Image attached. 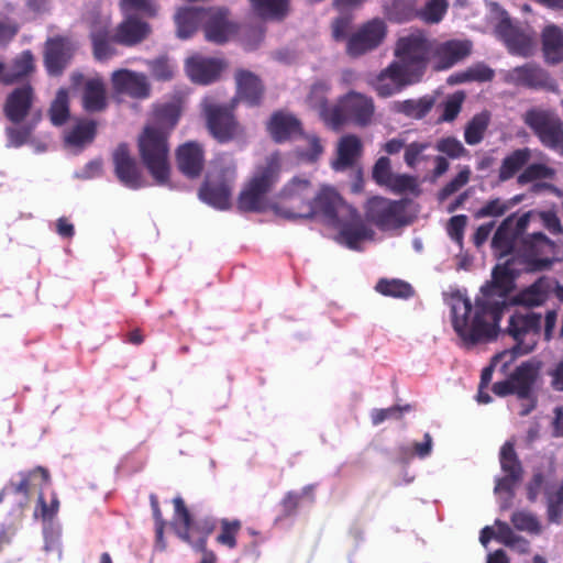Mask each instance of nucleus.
<instances>
[{
  "instance_id": "obj_23",
  "label": "nucleus",
  "mask_w": 563,
  "mask_h": 563,
  "mask_svg": "<svg viewBox=\"0 0 563 563\" xmlns=\"http://www.w3.org/2000/svg\"><path fill=\"white\" fill-rule=\"evenodd\" d=\"M498 37L505 43L512 55L529 57L533 54V38L520 27L512 24L508 15L500 19L496 25Z\"/></svg>"
},
{
  "instance_id": "obj_56",
  "label": "nucleus",
  "mask_w": 563,
  "mask_h": 563,
  "mask_svg": "<svg viewBox=\"0 0 563 563\" xmlns=\"http://www.w3.org/2000/svg\"><path fill=\"white\" fill-rule=\"evenodd\" d=\"M471 178V169L468 166H464L457 173V175L451 179L439 192L438 199L440 201L446 200L450 196L459 191L462 187H464Z\"/></svg>"
},
{
  "instance_id": "obj_32",
  "label": "nucleus",
  "mask_w": 563,
  "mask_h": 563,
  "mask_svg": "<svg viewBox=\"0 0 563 563\" xmlns=\"http://www.w3.org/2000/svg\"><path fill=\"white\" fill-rule=\"evenodd\" d=\"M234 78L238 98L251 107L260 106L265 91L262 79L246 69H238Z\"/></svg>"
},
{
  "instance_id": "obj_7",
  "label": "nucleus",
  "mask_w": 563,
  "mask_h": 563,
  "mask_svg": "<svg viewBox=\"0 0 563 563\" xmlns=\"http://www.w3.org/2000/svg\"><path fill=\"white\" fill-rule=\"evenodd\" d=\"M200 108L207 131L218 143L228 144L245 140L246 130L238 120L233 103H219L208 96L202 99Z\"/></svg>"
},
{
  "instance_id": "obj_10",
  "label": "nucleus",
  "mask_w": 563,
  "mask_h": 563,
  "mask_svg": "<svg viewBox=\"0 0 563 563\" xmlns=\"http://www.w3.org/2000/svg\"><path fill=\"white\" fill-rule=\"evenodd\" d=\"M178 522L183 526L180 538L195 550L202 552L199 563H217L216 553L206 549L208 537L217 527L216 520L211 517L196 518L178 497Z\"/></svg>"
},
{
  "instance_id": "obj_50",
  "label": "nucleus",
  "mask_w": 563,
  "mask_h": 563,
  "mask_svg": "<svg viewBox=\"0 0 563 563\" xmlns=\"http://www.w3.org/2000/svg\"><path fill=\"white\" fill-rule=\"evenodd\" d=\"M96 122L82 121L76 124L65 136V141L69 145L80 146L91 142L96 135Z\"/></svg>"
},
{
  "instance_id": "obj_9",
  "label": "nucleus",
  "mask_w": 563,
  "mask_h": 563,
  "mask_svg": "<svg viewBox=\"0 0 563 563\" xmlns=\"http://www.w3.org/2000/svg\"><path fill=\"white\" fill-rule=\"evenodd\" d=\"M522 121L545 148L563 155V120L554 110L532 107Z\"/></svg>"
},
{
  "instance_id": "obj_36",
  "label": "nucleus",
  "mask_w": 563,
  "mask_h": 563,
  "mask_svg": "<svg viewBox=\"0 0 563 563\" xmlns=\"http://www.w3.org/2000/svg\"><path fill=\"white\" fill-rule=\"evenodd\" d=\"M21 479L19 483L10 482L1 492L0 497L9 494H22L29 497L32 486L47 484L49 482V473L45 467L36 466L29 472L19 473Z\"/></svg>"
},
{
  "instance_id": "obj_37",
  "label": "nucleus",
  "mask_w": 563,
  "mask_h": 563,
  "mask_svg": "<svg viewBox=\"0 0 563 563\" xmlns=\"http://www.w3.org/2000/svg\"><path fill=\"white\" fill-rule=\"evenodd\" d=\"M207 8L185 7L178 9V37L189 38L198 30H202Z\"/></svg>"
},
{
  "instance_id": "obj_14",
  "label": "nucleus",
  "mask_w": 563,
  "mask_h": 563,
  "mask_svg": "<svg viewBox=\"0 0 563 563\" xmlns=\"http://www.w3.org/2000/svg\"><path fill=\"white\" fill-rule=\"evenodd\" d=\"M70 87L80 92L81 106L86 112L98 113L107 109L108 91L101 76L86 77L82 73L74 71L70 75Z\"/></svg>"
},
{
  "instance_id": "obj_48",
  "label": "nucleus",
  "mask_w": 563,
  "mask_h": 563,
  "mask_svg": "<svg viewBox=\"0 0 563 563\" xmlns=\"http://www.w3.org/2000/svg\"><path fill=\"white\" fill-rule=\"evenodd\" d=\"M499 462L501 471L506 475H511L512 477L523 476L522 464L516 453L515 444L510 441L504 443L499 453Z\"/></svg>"
},
{
  "instance_id": "obj_63",
  "label": "nucleus",
  "mask_w": 563,
  "mask_h": 563,
  "mask_svg": "<svg viewBox=\"0 0 563 563\" xmlns=\"http://www.w3.org/2000/svg\"><path fill=\"white\" fill-rule=\"evenodd\" d=\"M430 147L428 142H412L405 147L404 161L405 163L415 168L420 159H423V152Z\"/></svg>"
},
{
  "instance_id": "obj_54",
  "label": "nucleus",
  "mask_w": 563,
  "mask_h": 563,
  "mask_svg": "<svg viewBox=\"0 0 563 563\" xmlns=\"http://www.w3.org/2000/svg\"><path fill=\"white\" fill-rule=\"evenodd\" d=\"M511 523L519 531H526L530 534H540L542 527L537 517L527 511H515L511 516Z\"/></svg>"
},
{
  "instance_id": "obj_64",
  "label": "nucleus",
  "mask_w": 563,
  "mask_h": 563,
  "mask_svg": "<svg viewBox=\"0 0 563 563\" xmlns=\"http://www.w3.org/2000/svg\"><path fill=\"white\" fill-rule=\"evenodd\" d=\"M32 128L31 126H8L5 128V135L8 139L9 147H21L24 145L30 136H31Z\"/></svg>"
},
{
  "instance_id": "obj_61",
  "label": "nucleus",
  "mask_w": 563,
  "mask_h": 563,
  "mask_svg": "<svg viewBox=\"0 0 563 563\" xmlns=\"http://www.w3.org/2000/svg\"><path fill=\"white\" fill-rule=\"evenodd\" d=\"M467 217L465 214L453 216L446 225L449 236L459 246H463L464 231L467 225Z\"/></svg>"
},
{
  "instance_id": "obj_29",
  "label": "nucleus",
  "mask_w": 563,
  "mask_h": 563,
  "mask_svg": "<svg viewBox=\"0 0 563 563\" xmlns=\"http://www.w3.org/2000/svg\"><path fill=\"white\" fill-rule=\"evenodd\" d=\"M311 207L313 217L320 214L331 224H339V213L352 209L345 205L338 191L330 187H323L318 194H313Z\"/></svg>"
},
{
  "instance_id": "obj_45",
  "label": "nucleus",
  "mask_w": 563,
  "mask_h": 563,
  "mask_svg": "<svg viewBox=\"0 0 563 563\" xmlns=\"http://www.w3.org/2000/svg\"><path fill=\"white\" fill-rule=\"evenodd\" d=\"M119 9L122 15L144 18H155L158 14L159 7L154 0H120Z\"/></svg>"
},
{
  "instance_id": "obj_19",
  "label": "nucleus",
  "mask_w": 563,
  "mask_h": 563,
  "mask_svg": "<svg viewBox=\"0 0 563 563\" xmlns=\"http://www.w3.org/2000/svg\"><path fill=\"white\" fill-rule=\"evenodd\" d=\"M112 161L114 174L123 186L136 190L146 185L142 169L135 157L132 156L126 143L117 146L112 154Z\"/></svg>"
},
{
  "instance_id": "obj_15",
  "label": "nucleus",
  "mask_w": 563,
  "mask_h": 563,
  "mask_svg": "<svg viewBox=\"0 0 563 563\" xmlns=\"http://www.w3.org/2000/svg\"><path fill=\"white\" fill-rule=\"evenodd\" d=\"M504 82L531 90L558 92L559 85L550 73L537 63H526L507 70Z\"/></svg>"
},
{
  "instance_id": "obj_26",
  "label": "nucleus",
  "mask_w": 563,
  "mask_h": 563,
  "mask_svg": "<svg viewBox=\"0 0 563 563\" xmlns=\"http://www.w3.org/2000/svg\"><path fill=\"white\" fill-rule=\"evenodd\" d=\"M206 165L202 143L189 141L178 145V170L188 179H199Z\"/></svg>"
},
{
  "instance_id": "obj_44",
  "label": "nucleus",
  "mask_w": 563,
  "mask_h": 563,
  "mask_svg": "<svg viewBox=\"0 0 563 563\" xmlns=\"http://www.w3.org/2000/svg\"><path fill=\"white\" fill-rule=\"evenodd\" d=\"M515 240L516 234L508 227L507 220H505L493 236L492 247L499 258L505 257L515 251Z\"/></svg>"
},
{
  "instance_id": "obj_62",
  "label": "nucleus",
  "mask_w": 563,
  "mask_h": 563,
  "mask_svg": "<svg viewBox=\"0 0 563 563\" xmlns=\"http://www.w3.org/2000/svg\"><path fill=\"white\" fill-rule=\"evenodd\" d=\"M508 206L499 198L487 201L482 208H479L474 217L476 219L489 218V217H501L506 213Z\"/></svg>"
},
{
  "instance_id": "obj_11",
  "label": "nucleus",
  "mask_w": 563,
  "mask_h": 563,
  "mask_svg": "<svg viewBox=\"0 0 563 563\" xmlns=\"http://www.w3.org/2000/svg\"><path fill=\"white\" fill-rule=\"evenodd\" d=\"M431 43L422 33H412L398 38L395 46V56L399 64L409 71L421 76L429 59H431Z\"/></svg>"
},
{
  "instance_id": "obj_41",
  "label": "nucleus",
  "mask_w": 563,
  "mask_h": 563,
  "mask_svg": "<svg viewBox=\"0 0 563 563\" xmlns=\"http://www.w3.org/2000/svg\"><path fill=\"white\" fill-rule=\"evenodd\" d=\"M531 157V151L528 147L518 148L507 155L499 167L498 180L500 183L511 179L521 170Z\"/></svg>"
},
{
  "instance_id": "obj_4",
  "label": "nucleus",
  "mask_w": 563,
  "mask_h": 563,
  "mask_svg": "<svg viewBox=\"0 0 563 563\" xmlns=\"http://www.w3.org/2000/svg\"><path fill=\"white\" fill-rule=\"evenodd\" d=\"M329 87L324 82H317L312 86L310 100L318 97V103L322 108L323 119L338 129L345 122L351 121L360 126H366L371 123L375 107L373 99L356 91H350L341 98L338 106L325 109L327 99L324 98Z\"/></svg>"
},
{
  "instance_id": "obj_24",
  "label": "nucleus",
  "mask_w": 563,
  "mask_h": 563,
  "mask_svg": "<svg viewBox=\"0 0 563 563\" xmlns=\"http://www.w3.org/2000/svg\"><path fill=\"white\" fill-rule=\"evenodd\" d=\"M35 99L34 88L26 82L14 88L5 98L3 113L13 124L22 123L30 114Z\"/></svg>"
},
{
  "instance_id": "obj_8",
  "label": "nucleus",
  "mask_w": 563,
  "mask_h": 563,
  "mask_svg": "<svg viewBox=\"0 0 563 563\" xmlns=\"http://www.w3.org/2000/svg\"><path fill=\"white\" fill-rule=\"evenodd\" d=\"M313 194L314 189L309 179L294 177L282 188L271 209L276 216L287 220L311 219Z\"/></svg>"
},
{
  "instance_id": "obj_21",
  "label": "nucleus",
  "mask_w": 563,
  "mask_h": 563,
  "mask_svg": "<svg viewBox=\"0 0 563 563\" xmlns=\"http://www.w3.org/2000/svg\"><path fill=\"white\" fill-rule=\"evenodd\" d=\"M411 76L412 71L398 62H393L375 77L372 86L379 97L387 98L411 85Z\"/></svg>"
},
{
  "instance_id": "obj_47",
  "label": "nucleus",
  "mask_w": 563,
  "mask_h": 563,
  "mask_svg": "<svg viewBox=\"0 0 563 563\" xmlns=\"http://www.w3.org/2000/svg\"><path fill=\"white\" fill-rule=\"evenodd\" d=\"M375 289L383 296L399 299H408L415 295L413 287L409 283L401 279L382 278L376 284Z\"/></svg>"
},
{
  "instance_id": "obj_5",
  "label": "nucleus",
  "mask_w": 563,
  "mask_h": 563,
  "mask_svg": "<svg viewBox=\"0 0 563 563\" xmlns=\"http://www.w3.org/2000/svg\"><path fill=\"white\" fill-rule=\"evenodd\" d=\"M542 362L531 358L522 362L500 382L494 383L492 391L498 397L515 395L521 401L519 416L530 415L538 406L536 385L540 379Z\"/></svg>"
},
{
  "instance_id": "obj_18",
  "label": "nucleus",
  "mask_w": 563,
  "mask_h": 563,
  "mask_svg": "<svg viewBox=\"0 0 563 563\" xmlns=\"http://www.w3.org/2000/svg\"><path fill=\"white\" fill-rule=\"evenodd\" d=\"M366 218L383 230L405 224L402 206L398 201L384 197H373L367 200Z\"/></svg>"
},
{
  "instance_id": "obj_55",
  "label": "nucleus",
  "mask_w": 563,
  "mask_h": 563,
  "mask_svg": "<svg viewBox=\"0 0 563 563\" xmlns=\"http://www.w3.org/2000/svg\"><path fill=\"white\" fill-rule=\"evenodd\" d=\"M435 148L453 159L466 157L470 154L464 145L454 136L440 139L435 144Z\"/></svg>"
},
{
  "instance_id": "obj_42",
  "label": "nucleus",
  "mask_w": 563,
  "mask_h": 563,
  "mask_svg": "<svg viewBox=\"0 0 563 563\" xmlns=\"http://www.w3.org/2000/svg\"><path fill=\"white\" fill-rule=\"evenodd\" d=\"M262 19L283 20L288 13L289 0H249Z\"/></svg>"
},
{
  "instance_id": "obj_53",
  "label": "nucleus",
  "mask_w": 563,
  "mask_h": 563,
  "mask_svg": "<svg viewBox=\"0 0 563 563\" xmlns=\"http://www.w3.org/2000/svg\"><path fill=\"white\" fill-rule=\"evenodd\" d=\"M49 118L54 125H63L69 118L68 96L59 90L49 108Z\"/></svg>"
},
{
  "instance_id": "obj_20",
  "label": "nucleus",
  "mask_w": 563,
  "mask_h": 563,
  "mask_svg": "<svg viewBox=\"0 0 563 563\" xmlns=\"http://www.w3.org/2000/svg\"><path fill=\"white\" fill-rule=\"evenodd\" d=\"M75 53L74 42L64 35L48 37L44 46V66L49 76H60Z\"/></svg>"
},
{
  "instance_id": "obj_39",
  "label": "nucleus",
  "mask_w": 563,
  "mask_h": 563,
  "mask_svg": "<svg viewBox=\"0 0 563 563\" xmlns=\"http://www.w3.org/2000/svg\"><path fill=\"white\" fill-rule=\"evenodd\" d=\"M384 15L395 23L411 21L418 15L416 0H386L383 4Z\"/></svg>"
},
{
  "instance_id": "obj_52",
  "label": "nucleus",
  "mask_w": 563,
  "mask_h": 563,
  "mask_svg": "<svg viewBox=\"0 0 563 563\" xmlns=\"http://www.w3.org/2000/svg\"><path fill=\"white\" fill-rule=\"evenodd\" d=\"M554 175L555 170L552 167L542 163H533L522 170L517 178V183L522 186L540 179H551Z\"/></svg>"
},
{
  "instance_id": "obj_49",
  "label": "nucleus",
  "mask_w": 563,
  "mask_h": 563,
  "mask_svg": "<svg viewBox=\"0 0 563 563\" xmlns=\"http://www.w3.org/2000/svg\"><path fill=\"white\" fill-rule=\"evenodd\" d=\"M449 0H427L420 9H418L417 18L427 24L440 23L448 13Z\"/></svg>"
},
{
  "instance_id": "obj_33",
  "label": "nucleus",
  "mask_w": 563,
  "mask_h": 563,
  "mask_svg": "<svg viewBox=\"0 0 563 563\" xmlns=\"http://www.w3.org/2000/svg\"><path fill=\"white\" fill-rule=\"evenodd\" d=\"M541 49L547 65L555 66L563 62V30L548 24L541 31Z\"/></svg>"
},
{
  "instance_id": "obj_40",
  "label": "nucleus",
  "mask_w": 563,
  "mask_h": 563,
  "mask_svg": "<svg viewBox=\"0 0 563 563\" xmlns=\"http://www.w3.org/2000/svg\"><path fill=\"white\" fill-rule=\"evenodd\" d=\"M434 102V97L423 96L419 99L396 101L393 106V110L407 118L421 120L432 110Z\"/></svg>"
},
{
  "instance_id": "obj_43",
  "label": "nucleus",
  "mask_w": 563,
  "mask_h": 563,
  "mask_svg": "<svg viewBox=\"0 0 563 563\" xmlns=\"http://www.w3.org/2000/svg\"><path fill=\"white\" fill-rule=\"evenodd\" d=\"M495 526L497 527L496 540L498 542L522 554L530 551V542L516 534L507 522L497 519Z\"/></svg>"
},
{
  "instance_id": "obj_16",
  "label": "nucleus",
  "mask_w": 563,
  "mask_h": 563,
  "mask_svg": "<svg viewBox=\"0 0 563 563\" xmlns=\"http://www.w3.org/2000/svg\"><path fill=\"white\" fill-rule=\"evenodd\" d=\"M542 316L538 312H515L510 316L507 333L516 341L512 351L515 354L523 355L530 353L533 344H526L525 339L528 334L539 335L541 332Z\"/></svg>"
},
{
  "instance_id": "obj_58",
  "label": "nucleus",
  "mask_w": 563,
  "mask_h": 563,
  "mask_svg": "<svg viewBox=\"0 0 563 563\" xmlns=\"http://www.w3.org/2000/svg\"><path fill=\"white\" fill-rule=\"evenodd\" d=\"M394 194L416 192L418 190L417 178L407 174H394L387 187Z\"/></svg>"
},
{
  "instance_id": "obj_2",
  "label": "nucleus",
  "mask_w": 563,
  "mask_h": 563,
  "mask_svg": "<svg viewBox=\"0 0 563 563\" xmlns=\"http://www.w3.org/2000/svg\"><path fill=\"white\" fill-rule=\"evenodd\" d=\"M175 124L176 103L158 106L154 110V124L146 125L137 139L140 158L158 186L167 185L170 179L168 136Z\"/></svg>"
},
{
  "instance_id": "obj_38",
  "label": "nucleus",
  "mask_w": 563,
  "mask_h": 563,
  "mask_svg": "<svg viewBox=\"0 0 563 563\" xmlns=\"http://www.w3.org/2000/svg\"><path fill=\"white\" fill-rule=\"evenodd\" d=\"M362 142L358 136L349 134L340 140L338 146V158L333 163L335 170H344L352 167L356 158L362 154Z\"/></svg>"
},
{
  "instance_id": "obj_6",
  "label": "nucleus",
  "mask_w": 563,
  "mask_h": 563,
  "mask_svg": "<svg viewBox=\"0 0 563 563\" xmlns=\"http://www.w3.org/2000/svg\"><path fill=\"white\" fill-rule=\"evenodd\" d=\"M280 172L279 155L272 154L266 158L264 165L256 167L253 176L239 194L238 209L241 212L265 211L268 208L266 196L278 183Z\"/></svg>"
},
{
  "instance_id": "obj_59",
  "label": "nucleus",
  "mask_w": 563,
  "mask_h": 563,
  "mask_svg": "<svg viewBox=\"0 0 563 563\" xmlns=\"http://www.w3.org/2000/svg\"><path fill=\"white\" fill-rule=\"evenodd\" d=\"M394 173L391 170L390 159L387 156L379 157L372 169V178L379 185L387 187L390 183Z\"/></svg>"
},
{
  "instance_id": "obj_34",
  "label": "nucleus",
  "mask_w": 563,
  "mask_h": 563,
  "mask_svg": "<svg viewBox=\"0 0 563 563\" xmlns=\"http://www.w3.org/2000/svg\"><path fill=\"white\" fill-rule=\"evenodd\" d=\"M36 70L35 57L30 49L18 54L9 65L3 77V85L11 86L22 82L31 77Z\"/></svg>"
},
{
  "instance_id": "obj_27",
  "label": "nucleus",
  "mask_w": 563,
  "mask_h": 563,
  "mask_svg": "<svg viewBox=\"0 0 563 563\" xmlns=\"http://www.w3.org/2000/svg\"><path fill=\"white\" fill-rule=\"evenodd\" d=\"M111 84L115 92L128 95L134 99H145L150 96L151 86L144 74L130 69H118L111 75Z\"/></svg>"
},
{
  "instance_id": "obj_28",
  "label": "nucleus",
  "mask_w": 563,
  "mask_h": 563,
  "mask_svg": "<svg viewBox=\"0 0 563 563\" xmlns=\"http://www.w3.org/2000/svg\"><path fill=\"white\" fill-rule=\"evenodd\" d=\"M224 66L220 58L195 55L186 60L185 70L191 81L209 85L219 79Z\"/></svg>"
},
{
  "instance_id": "obj_57",
  "label": "nucleus",
  "mask_w": 563,
  "mask_h": 563,
  "mask_svg": "<svg viewBox=\"0 0 563 563\" xmlns=\"http://www.w3.org/2000/svg\"><path fill=\"white\" fill-rule=\"evenodd\" d=\"M465 95L462 91H456L449 96L443 102V113L441 114L440 122H452L461 112Z\"/></svg>"
},
{
  "instance_id": "obj_22",
  "label": "nucleus",
  "mask_w": 563,
  "mask_h": 563,
  "mask_svg": "<svg viewBox=\"0 0 563 563\" xmlns=\"http://www.w3.org/2000/svg\"><path fill=\"white\" fill-rule=\"evenodd\" d=\"M431 59L437 70L449 69L463 60L472 52V42L468 40H450L431 43Z\"/></svg>"
},
{
  "instance_id": "obj_60",
  "label": "nucleus",
  "mask_w": 563,
  "mask_h": 563,
  "mask_svg": "<svg viewBox=\"0 0 563 563\" xmlns=\"http://www.w3.org/2000/svg\"><path fill=\"white\" fill-rule=\"evenodd\" d=\"M353 16L347 13H343L335 18L331 23L332 37L336 42L344 41L350 37V31L352 29Z\"/></svg>"
},
{
  "instance_id": "obj_12",
  "label": "nucleus",
  "mask_w": 563,
  "mask_h": 563,
  "mask_svg": "<svg viewBox=\"0 0 563 563\" xmlns=\"http://www.w3.org/2000/svg\"><path fill=\"white\" fill-rule=\"evenodd\" d=\"M555 247V242L544 233L537 232L521 240L518 255L527 272H543L552 267L554 260L545 255L553 253Z\"/></svg>"
},
{
  "instance_id": "obj_30",
  "label": "nucleus",
  "mask_w": 563,
  "mask_h": 563,
  "mask_svg": "<svg viewBox=\"0 0 563 563\" xmlns=\"http://www.w3.org/2000/svg\"><path fill=\"white\" fill-rule=\"evenodd\" d=\"M151 33V25L142 16L123 15L114 30V38L118 44L132 47L145 41Z\"/></svg>"
},
{
  "instance_id": "obj_25",
  "label": "nucleus",
  "mask_w": 563,
  "mask_h": 563,
  "mask_svg": "<svg viewBox=\"0 0 563 563\" xmlns=\"http://www.w3.org/2000/svg\"><path fill=\"white\" fill-rule=\"evenodd\" d=\"M266 130L272 140L282 144L303 135L301 121L292 113L286 111H275L267 124Z\"/></svg>"
},
{
  "instance_id": "obj_17",
  "label": "nucleus",
  "mask_w": 563,
  "mask_h": 563,
  "mask_svg": "<svg viewBox=\"0 0 563 563\" xmlns=\"http://www.w3.org/2000/svg\"><path fill=\"white\" fill-rule=\"evenodd\" d=\"M202 31L207 42L223 45L238 32V25L230 19L227 8L209 7Z\"/></svg>"
},
{
  "instance_id": "obj_3",
  "label": "nucleus",
  "mask_w": 563,
  "mask_h": 563,
  "mask_svg": "<svg viewBox=\"0 0 563 563\" xmlns=\"http://www.w3.org/2000/svg\"><path fill=\"white\" fill-rule=\"evenodd\" d=\"M238 179V163L232 154L218 153L209 162L198 198L218 210L232 207V195Z\"/></svg>"
},
{
  "instance_id": "obj_46",
  "label": "nucleus",
  "mask_w": 563,
  "mask_h": 563,
  "mask_svg": "<svg viewBox=\"0 0 563 563\" xmlns=\"http://www.w3.org/2000/svg\"><path fill=\"white\" fill-rule=\"evenodd\" d=\"M490 122V114L487 111L475 114L465 126L464 140L468 145H476L484 139L485 132Z\"/></svg>"
},
{
  "instance_id": "obj_35",
  "label": "nucleus",
  "mask_w": 563,
  "mask_h": 563,
  "mask_svg": "<svg viewBox=\"0 0 563 563\" xmlns=\"http://www.w3.org/2000/svg\"><path fill=\"white\" fill-rule=\"evenodd\" d=\"M89 38L92 47V55L98 62H106L118 54L114 33L103 25L96 26L90 31Z\"/></svg>"
},
{
  "instance_id": "obj_13",
  "label": "nucleus",
  "mask_w": 563,
  "mask_h": 563,
  "mask_svg": "<svg viewBox=\"0 0 563 563\" xmlns=\"http://www.w3.org/2000/svg\"><path fill=\"white\" fill-rule=\"evenodd\" d=\"M387 24L380 18L363 23L346 42L345 52L352 58L361 57L378 48L387 36Z\"/></svg>"
},
{
  "instance_id": "obj_1",
  "label": "nucleus",
  "mask_w": 563,
  "mask_h": 563,
  "mask_svg": "<svg viewBox=\"0 0 563 563\" xmlns=\"http://www.w3.org/2000/svg\"><path fill=\"white\" fill-rule=\"evenodd\" d=\"M514 289L515 275L505 264L493 268L492 279L481 287L474 305L459 291L451 296L452 327L465 345L495 340L508 307L532 309L543 306L548 299L542 278L509 297Z\"/></svg>"
},
{
  "instance_id": "obj_31",
  "label": "nucleus",
  "mask_w": 563,
  "mask_h": 563,
  "mask_svg": "<svg viewBox=\"0 0 563 563\" xmlns=\"http://www.w3.org/2000/svg\"><path fill=\"white\" fill-rule=\"evenodd\" d=\"M347 213L350 219L340 221L338 224L340 225L338 240L351 250H360V243L372 239L374 232L365 224L356 209L352 208Z\"/></svg>"
},
{
  "instance_id": "obj_51",
  "label": "nucleus",
  "mask_w": 563,
  "mask_h": 563,
  "mask_svg": "<svg viewBox=\"0 0 563 563\" xmlns=\"http://www.w3.org/2000/svg\"><path fill=\"white\" fill-rule=\"evenodd\" d=\"M242 522L239 519H227L220 520V532L216 540L219 544L224 545L229 549H234L238 544L236 537L241 531Z\"/></svg>"
}]
</instances>
